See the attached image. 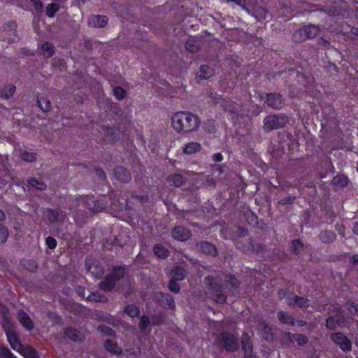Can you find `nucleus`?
<instances>
[{
    "label": "nucleus",
    "mask_w": 358,
    "mask_h": 358,
    "mask_svg": "<svg viewBox=\"0 0 358 358\" xmlns=\"http://www.w3.org/2000/svg\"><path fill=\"white\" fill-rule=\"evenodd\" d=\"M16 26V23L13 21L8 22L3 25V31L6 33L8 43L15 42L18 39Z\"/></svg>",
    "instance_id": "obj_17"
},
{
    "label": "nucleus",
    "mask_w": 358,
    "mask_h": 358,
    "mask_svg": "<svg viewBox=\"0 0 358 358\" xmlns=\"http://www.w3.org/2000/svg\"><path fill=\"white\" fill-rule=\"evenodd\" d=\"M124 312L132 318L140 315V309L134 304L127 305L124 308Z\"/></svg>",
    "instance_id": "obj_39"
},
{
    "label": "nucleus",
    "mask_w": 358,
    "mask_h": 358,
    "mask_svg": "<svg viewBox=\"0 0 358 358\" xmlns=\"http://www.w3.org/2000/svg\"><path fill=\"white\" fill-rule=\"evenodd\" d=\"M201 148L199 143L191 142L185 145L183 148V152L187 155H192L199 152Z\"/></svg>",
    "instance_id": "obj_37"
},
{
    "label": "nucleus",
    "mask_w": 358,
    "mask_h": 358,
    "mask_svg": "<svg viewBox=\"0 0 358 358\" xmlns=\"http://www.w3.org/2000/svg\"><path fill=\"white\" fill-rule=\"evenodd\" d=\"M59 10V5L57 3H50L47 6L46 14L48 17H52L55 13Z\"/></svg>",
    "instance_id": "obj_57"
},
{
    "label": "nucleus",
    "mask_w": 358,
    "mask_h": 358,
    "mask_svg": "<svg viewBox=\"0 0 358 358\" xmlns=\"http://www.w3.org/2000/svg\"><path fill=\"white\" fill-rule=\"evenodd\" d=\"M214 74V69L208 65H201L196 76V79L199 81L210 78Z\"/></svg>",
    "instance_id": "obj_25"
},
{
    "label": "nucleus",
    "mask_w": 358,
    "mask_h": 358,
    "mask_svg": "<svg viewBox=\"0 0 358 358\" xmlns=\"http://www.w3.org/2000/svg\"><path fill=\"white\" fill-rule=\"evenodd\" d=\"M295 199H296V196H287L282 199L279 201V203L282 205V206H285V205H287V204H292V203H293L294 202Z\"/></svg>",
    "instance_id": "obj_64"
},
{
    "label": "nucleus",
    "mask_w": 358,
    "mask_h": 358,
    "mask_svg": "<svg viewBox=\"0 0 358 358\" xmlns=\"http://www.w3.org/2000/svg\"><path fill=\"white\" fill-rule=\"evenodd\" d=\"M350 7L345 0H336L327 8V12L331 18H343L349 15Z\"/></svg>",
    "instance_id": "obj_5"
},
{
    "label": "nucleus",
    "mask_w": 358,
    "mask_h": 358,
    "mask_svg": "<svg viewBox=\"0 0 358 358\" xmlns=\"http://www.w3.org/2000/svg\"><path fill=\"white\" fill-rule=\"evenodd\" d=\"M47 316L49 320L57 324L61 323L62 322L60 315H59L56 312L49 311L47 314Z\"/></svg>",
    "instance_id": "obj_58"
},
{
    "label": "nucleus",
    "mask_w": 358,
    "mask_h": 358,
    "mask_svg": "<svg viewBox=\"0 0 358 358\" xmlns=\"http://www.w3.org/2000/svg\"><path fill=\"white\" fill-rule=\"evenodd\" d=\"M168 289L174 294H178L181 289L180 286L177 283L174 279H170L168 284Z\"/></svg>",
    "instance_id": "obj_56"
},
{
    "label": "nucleus",
    "mask_w": 358,
    "mask_h": 358,
    "mask_svg": "<svg viewBox=\"0 0 358 358\" xmlns=\"http://www.w3.org/2000/svg\"><path fill=\"white\" fill-rule=\"evenodd\" d=\"M37 104H38V106L43 112L50 111L52 108L50 101H49V99H48L45 97L38 98Z\"/></svg>",
    "instance_id": "obj_41"
},
{
    "label": "nucleus",
    "mask_w": 358,
    "mask_h": 358,
    "mask_svg": "<svg viewBox=\"0 0 358 358\" xmlns=\"http://www.w3.org/2000/svg\"><path fill=\"white\" fill-rule=\"evenodd\" d=\"M43 54L46 57H52L55 53V47L54 45L49 42H45L42 45L41 47Z\"/></svg>",
    "instance_id": "obj_45"
},
{
    "label": "nucleus",
    "mask_w": 358,
    "mask_h": 358,
    "mask_svg": "<svg viewBox=\"0 0 358 358\" xmlns=\"http://www.w3.org/2000/svg\"><path fill=\"white\" fill-rule=\"evenodd\" d=\"M24 358H40L38 352L32 346L27 345V347L20 353Z\"/></svg>",
    "instance_id": "obj_35"
},
{
    "label": "nucleus",
    "mask_w": 358,
    "mask_h": 358,
    "mask_svg": "<svg viewBox=\"0 0 358 358\" xmlns=\"http://www.w3.org/2000/svg\"><path fill=\"white\" fill-rule=\"evenodd\" d=\"M289 299L293 303L292 306H295L301 309H306L310 306V300L308 298L299 296L295 293L290 294Z\"/></svg>",
    "instance_id": "obj_18"
},
{
    "label": "nucleus",
    "mask_w": 358,
    "mask_h": 358,
    "mask_svg": "<svg viewBox=\"0 0 358 358\" xmlns=\"http://www.w3.org/2000/svg\"><path fill=\"white\" fill-rule=\"evenodd\" d=\"M260 334L264 340L270 342L274 340V334L273 333V330L271 327L266 324H264L260 329Z\"/></svg>",
    "instance_id": "obj_30"
},
{
    "label": "nucleus",
    "mask_w": 358,
    "mask_h": 358,
    "mask_svg": "<svg viewBox=\"0 0 358 358\" xmlns=\"http://www.w3.org/2000/svg\"><path fill=\"white\" fill-rule=\"evenodd\" d=\"M61 214L62 211L52 208H48L46 216L48 221H50L52 223H55L59 220V216L61 215Z\"/></svg>",
    "instance_id": "obj_40"
},
{
    "label": "nucleus",
    "mask_w": 358,
    "mask_h": 358,
    "mask_svg": "<svg viewBox=\"0 0 358 358\" xmlns=\"http://www.w3.org/2000/svg\"><path fill=\"white\" fill-rule=\"evenodd\" d=\"M220 341L222 347L229 352H234L239 348L238 338L227 331L221 333Z\"/></svg>",
    "instance_id": "obj_8"
},
{
    "label": "nucleus",
    "mask_w": 358,
    "mask_h": 358,
    "mask_svg": "<svg viewBox=\"0 0 358 358\" xmlns=\"http://www.w3.org/2000/svg\"><path fill=\"white\" fill-rule=\"evenodd\" d=\"M115 285L116 282L107 274L98 284V287L103 292H111Z\"/></svg>",
    "instance_id": "obj_23"
},
{
    "label": "nucleus",
    "mask_w": 358,
    "mask_h": 358,
    "mask_svg": "<svg viewBox=\"0 0 358 358\" xmlns=\"http://www.w3.org/2000/svg\"><path fill=\"white\" fill-rule=\"evenodd\" d=\"M264 104L273 110H280L285 105V99L280 93H265Z\"/></svg>",
    "instance_id": "obj_9"
},
{
    "label": "nucleus",
    "mask_w": 358,
    "mask_h": 358,
    "mask_svg": "<svg viewBox=\"0 0 358 358\" xmlns=\"http://www.w3.org/2000/svg\"><path fill=\"white\" fill-rule=\"evenodd\" d=\"M104 348L110 353L114 355H121L122 351V349L118 346L117 343L112 340L108 339L104 341Z\"/></svg>",
    "instance_id": "obj_28"
},
{
    "label": "nucleus",
    "mask_w": 358,
    "mask_h": 358,
    "mask_svg": "<svg viewBox=\"0 0 358 358\" xmlns=\"http://www.w3.org/2000/svg\"><path fill=\"white\" fill-rule=\"evenodd\" d=\"M64 334L66 337L74 342L82 341V336L80 332L73 327H66L64 329Z\"/></svg>",
    "instance_id": "obj_29"
},
{
    "label": "nucleus",
    "mask_w": 358,
    "mask_h": 358,
    "mask_svg": "<svg viewBox=\"0 0 358 358\" xmlns=\"http://www.w3.org/2000/svg\"><path fill=\"white\" fill-rule=\"evenodd\" d=\"M97 330L106 336L112 337L115 335L114 330L105 324H99L98 326Z\"/></svg>",
    "instance_id": "obj_48"
},
{
    "label": "nucleus",
    "mask_w": 358,
    "mask_h": 358,
    "mask_svg": "<svg viewBox=\"0 0 358 358\" xmlns=\"http://www.w3.org/2000/svg\"><path fill=\"white\" fill-rule=\"evenodd\" d=\"M294 292H291L288 288H281L279 289L278 291V296L280 299H282L285 298L287 299V304L289 306H293V303L290 301V299L289 297L290 296V294H294Z\"/></svg>",
    "instance_id": "obj_43"
},
{
    "label": "nucleus",
    "mask_w": 358,
    "mask_h": 358,
    "mask_svg": "<svg viewBox=\"0 0 358 358\" xmlns=\"http://www.w3.org/2000/svg\"><path fill=\"white\" fill-rule=\"evenodd\" d=\"M86 269L96 278H101L104 274V268L99 261L94 259H86L85 261Z\"/></svg>",
    "instance_id": "obj_12"
},
{
    "label": "nucleus",
    "mask_w": 358,
    "mask_h": 358,
    "mask_svg": "<svg viewBox=\"0 0 358 358\" xmlns=\"http://www.w3.org/2000/svg\"><path fill=\"white\" fill-rule=\"evenodd\" d=\"M329 336L331 341L344 352L348 353L352 350V342L343 333L334 332Z\"/></svg>",
    "instance_id": "obj_10"
},
{
    "label": "nucleus",
    "mask_w": 358,
    "mask_h": 358,
    "mask_svg": "<svg viewBox=\"0 0 358 358\" xmlns=\"http://www.w3.org/2000/svg\"><path fill=\"white\" fill-rule=\"evenodd\" d=\"M108 22V18L105 15H92L88 20L90 26L94 28L104 27Z\"/></svg>",
    "instance_id": "obj_19"
},
{
    "label": "nucleus",
    "mask_w": 358,
    "mask_h": 358,
    "mask_svg": "<svg viewBox=\"0 0 358 358\" xmlns=\"http://www.w3.org/2000/svg\"><path fill=\"white\" fill-rule=\"evenodd\" d=\"M171 275L172 277L171 279H174V280L176 281H182L185 278L186 270L180 266H177L172 268Z\"/></svg>",
    "instance_id": "obj_31"
},
{
    "label": "nucleus",
    "mask_w": 358,
    "mask_h": 358,
    "mask_svg": "<svg viewBox=\"0 0 358 358\" xmlns=\"http://www.w3.org/2000/svg\"><path fill=\"white\" fill-rule=\"evenodd\" d=\"M292 252L295 255H299L303 250V243L300 239H294L291 244Z\"/></svg>",
    "instance_id": "obj_44"
},
{
    "label": "nucleus",
    "mask_w": 358,
    "mask_h": 358,
    "mask_svg": "<svg viewBox=\"0 0 358 358\" xmlns=\"http://www.w3.org/2000/svg\"><path fill=\"white\" fill-rule=\"evenodd\" d=\"M87 300L90 301L100 302V303H106L108 301V299L104 294L99 293L98 292H91L87 297Z\"/></svg>",
    "instance_id": "obj_34"
},
{
    "label": "nucleus",
    "mask_w": 358,
    "mask_h": 358,
    "mask_svg": "<svg viewBox=\"0 0 358 358\" xmlns=\"http://www.w3.org/2000/svg\"><path fill=\"white\" fill-rule=\"evenodd\" d=\"M150 324V318L148 315H143L141 317L138 324L139 329L141 332H144Z\"/></svg>",
    "instance_id": "obj_53"
},
{
    "label": "nucleus",
    "mask_w": 358,
    "mask_h": 358,
    "mask_svg": "<svg viewBox=\"0 0 358 358\" xmlns=\"http://www.w3.org/2000/svg\"><path fill=\"white\" fill-rule=\"evenodd\" d=\"M196 248L199 252L212 257H217L219 254L217 247L208 241H201L196 242Z\"/></svg>",
    "instance_id": "obj_13"
},
{
    "label": "nucleus",
    "mask_w": 358,
    "mask_h": 358,
    "mask_svg": "<svg viewBox=\"0 0 358 358\" xmlns=\"http://www.w3.org/2000/svg\"><path fill=\"white\" fill-rule=\"evenodd\" d=\"M27 185L29 187L36 188L38 190L43 191L45 190L47 188L46 184L43 182L38 180L36 178H30L27 180Z\"/></svg>",
    "instance_id": "obj_38"
},
{
    "label": "nucleus",
    "mask_w": 358,
    "mask_h": 358,
    "mask_svg": "<svg viewBox=\"0 0 358 358\" xmlns=\"http://www.w3.org/2000/svg\"><path fill=\"white\" fill-rule=\"evenodd\" d=\"M348 177L344 174H338L334 176L331 180V185L334 189H343L348 185Z\"/></svg>",
    "instance_id": "obj_22"
},
{
    "label": "nucleus",
    "mask_w": 358,
    "mask_h": 358,
    "mask_svg": "<svg viewBox=\"0 0 358 358\" xmlns=\"http://www.w3.org/2000/svg\"><path fill=\"white\" fill-rule=\"evenodd\" d=\"M153 252L159 258L166 259L169 256V250L160 243H157L154 245Z\"/></svg>",
    "instance_id": "obj_33"
},
{
    "label": "nucleus",
    "mask_w": 358,
    "mask_h": 358,
    "mask_svg": "<svg viewBox=\"0 0 358 358\" xmlns=\"http://www.w3.org/2000/svg\"><path fill=\"white\" fill-rule=\"evenodd\" d=\"M192 233L183 226H176L171 230V237L178 241H185L190 238Z\"/></svg>",
    "instance_id": "obj_14"
},
{
    "label": "nucleus",
    "mask_w": 358,
    "mask_h": 358,
    "mask_svg": "<svg viewBox=\"0 0 358 358\" xmlns=\"http://www.w3.org/2000/svg\"><path fill=\"white\" fill-rule=\"evenodd\" d=\"M95 174L96 177L101 181H105L106 180V174L104 171L100 168H95L94 169Z\"/></svg>",
    "instance_id": "obj_63"
},
{
    "label": "nucleus",
    "mask_w": 358,
    "mask_h": 358,
    "mask_svg": "<svg viewBox=\"0 0 358 358\" xmlns=\"http://www.w3.org/2000/svg\"><path fill=\"white\" fill-rule=\"evenodd\" d=\"M285 336L290 343H293L294 340H295L299 346H303L308 342V337L302 334H292L291 332H286Z\"/></svg>",
    "instance_id": "obj_20"
},
{
    "label": "nucleus",
    "mask_w": 358,
    "mask_h": 358,
    "mask_svg": "<svg viewBox=\"0 0 358 358\" xmlns=\"http://www.w3.org/2000/svg\"><path fill=\"white\" fill-rule=\"evenodd\" d=\"M341 319L334 316H329L326 319V327L329 330H334L338 326L341 327Z\"/></svg>",
    "instance_id": "obj_36"
},
{
    "label": "nucleus",
    "mask_w": 358,
    "mask_h": 358,
    "mask_svg": "<svg viewBox=\"0 0 358 358\" xmlns=\"http://www.w3.org/2000/svg\"><path fill=\"white\" fill-rule=\"evenodd\" d=\"M166 180L170 185L175 187H181L186 182V178L179 173L170 174L168 176Z\"/></svg>",
    "instance_id": "obj_24"
},
{
    "label": "nucleus",
    "mask_w": 358,
    "mask_h": 358,
    "mask_svg": "<svg viewBox=\"0 0 358 358\" xmlns=\"http://www.w3.org/2000/svg\"><path fill=\"white\" fill-rule=\"evenodd\" d=\"M277 317L282 324L291 326L295 325L294 317L286 311L279 310L277 313Z\"/></svg>",
    "instance_id": "obj_26"
},
{
    "label": "nucleus",
    "mask_w": 358,
    "mask_h": 358,
    "mask_svg": "<svg viewBox=\"0 0 358 358\" xmlns=\"http://www.w3.org/2000/svg\"><path fill=\"white\" fill-rule=\"evenodd\" d=\"M186 49L190 52H196L199 51V45L194 39H189L186 42Z\"/></svg>",
    "instance_id": "obj_52"
},
{
    "label": "nucleus",
    "mask_w": 358,
    "mask_h": 358,
    "mask_svg": "<svg viewBox=\"0 0 358 358\" xmlns=\"http://www.w3.org/2000/svg\"><path fill=\"white\" fill-rule=\"evenodd\" d=\"M126 273V269L124 266L115 265L112 267L110 271L108 273L115 282H117L124 278Z\"/></svg>",
    "instance_id": "obj_21"
},
{
    "label": "nucleus",
    "mask_w": 358,
    "mask_h": 358,
    "mask_svg": "<svg viewBox=\"0 0 358 358\" xmlns=\"http://www.w3.org/2000/svg\"><path fill=\"white\" fill-rule=\"evenodd\" d=\"M226 285L231 289H236L240 285L239 280L231 274L227 275L226 277Z\"/></svg>",
    "instance_id": "obj_46"
},
{
    "label": "nucleus",
    "mask_w": 358,
    "mask_h": 358,
    "mask_svg": "<svg viewBox=\"0 0 358 358\" xmlns=\"http://www.w3.org/2000/svg\"><path fill=\"white\" fill-rule=\"evenodd\" d=\"M20 157L23 161L34 162L36 160V153L23 151L20 153Z\"/></svg>",
    "instance_id": "obj_50"
},
{
    "label": "nucleus",
    "mask_w": 358,
    "mask_h": 358,
    "mask_svg": "<svg viewBox=\"0 0 358 358\" xmlns=\"http://www.w3.org/2000/svg\"><path fill=\"white\" fill-rule=\"evenodd\" d=\"M15 86L10 84L4 87L1 92V97L4 99H10L15 92Z\"/></svg>",
    "instance_id": "obj_42"
},
{
    "label": "nucleus",
    "mask_w": 358,
    "mask_h": 358,
    "mask_svg": "<svg viewBox=\"0 0 358 358\" xmlns=\"http://www.w3.org/2000/svg\"><path fill=\"white\" fill-rule=\"evenodd\" d=\"M345 307L351 315L358 317V304L355 302L348 301L345 304Z\"/></svg>",
    "instance_id": "obj_49"
},
{
    "label": "nucleus",
    "mask_w": 358,
    "mask_h": 358,
    "mask_svg": "<svg viewBox=\"0 0 358 358\" xmlns=\"http://www.w3.org/2000/svg\"><path fill=\"white\" fill-rule=\"evenodd\" d=\"M171 120V127L178 133L194 132L201 124L199 116L189 111L176 112L172 115Z\"/></svg>",
    "instance_id": "obj_1"
},
{
    "label": "nucleus",
    "mask_w": 358,
    "mask_h": 358,
    "mask_svg": "<svg viewBox=\"0 0 358 358\" xmlns=\"http://www.w3.org/2000/svg\"><path fill=\"white\" fill-rule=\"evenodd\" d=\"M257 13L255 15V17L259 21L265 19L266 15L267 14V11L264 8H263L262 6H258Z\"/></svg>",
    "instance_id": "obj_61"
},
{
    "label": "nucleus",
    "mask_w": 358,
    "mask_h": 358,
    "mask_svg": "<svg viewBox=\"0 0 358 358\" xmlns=\"http://www.w3.org/2000/svg\"><path fill=\"white\" fill-rule=\"evenodd\" d=\"M113 176L116 180L128 183L131 180V175L129 171L123 166H117L113 169Z\"/></svg>",
    "instance_id": "obj_15"
},
{
    "label": "nucleus",
    "mask_w": 358,
    "mask_h": 358,
    "mask_svg": "<svg viewBox=\"0 0 358 358\" xmlns=\"http://www.w3.org/2000/svg\"><path fill=\"white\" fill-rule=\"evenodd\" d=\"M113 94L118 100H122L125 96V91L121 87H116L113 89Z\"/></svg>",
    "instance_id": "obj_59"
},
{
    "label": "nucleus",
    "mask_w": 358,
    "mask_h": 358,
    "mask_svg": "<svg viewBox=\"0 0 358 358\" xmlns=\"http://www.w3.org/2000/svg\"><path fill=\"white\" fill-rule=\"evenodd\" d=\"M0 357L17 358L7 347L4 345H0Z\"/></svg>",
    "instance_id": "obj_54"
},
{
    "label": "nucleus",
    "mask_w": 358,
    "mask_h": 358,
    "mask_svg": "<svg viewBox=\"0 0 358 358\" xmlns=\"http://www.w3.org/2000/svg\"><path fill=\"white\" fill-rule=\"evenodd\" d=\"M0 324L11 348L20 354L27 345H23L20 341L8 311L3 312L0 314Z\"/></svg>",
    "instance_id": "obj_2"
},
{
    "label": "nucleus",
    "mask_w": 358,
    "mask_h": 358,
    "mask_svg": "<svg viewBox=\"0 0 358 358\" xmlns=\"http://www.w3.org/2000/svg\"><path fill=\"white\" fill-rule=\"evenodd\" d=\"M203 282L208 288L209 294L213 301L223 303L227 300V296L223 290V285L218 277L208 275L204 278Z\"/></svg>",
    "instance_id": "obj_3"
},
{
    "label": "nucleus",
    "mask_w": 358,
    "mask_h": 358,
    "mask_svg": "<svg viewBox=\"0 0 358 358\" xmlns=\"http://www.w3.org/2000/svg\"><path fill=\"white\" fill-rule=\"evenodd\" d=\"M22 265L25 269L31 272H35L38 268V265L34 260H24Z\"/></svg>",
    "instance_id": "obj_51"
},
{
    "label": "nucleus",
    "mask_w": 358,
    "mask_h": 358,
    "mask_svg": "<svg viewBox=\"0 0 358 358\" xmlns=\"http://www.w3.org/2000/svg\"><path fill=\"white\" fill-rule=\"evenodd\" d=\"M165 317L161 315H157L154 317V320L152 322L153 326H159L164 323Z\"/></svg>",
    "instance_id": "obj_62"
},
{
    "label": "nucleus",
    "mask_w": 358,
    "mask_h": 358,
    "mask_svg": "<svg viewBox=\"0 0 358 358\" xmlns=\"http://www.w3.org/2000/svg\"><path fill=\"white\" fill-rule=\"evenodd\" d=\"M289 123V117L285 114L268 115L264 120V128L266 131L285 127Z\"/></svg>",
    "instance_id": "obj_6"
},
{
    "label": "nucleus",
    "mask_w": 358,
    "mask_h": 358,
    "mask_svg": "<svg viewBox=\"0 0 358 358\" xmlns=\"http://www.w3.org/2000/svg\"><path fill=\"white\" fill-rule=\"evenodd\" d=\"M9 236V231L7 227L0 224V243H4L6 242Z\"/></svg>",
    "instance_id": "obj_55"
},
{
    "label": "nucleus",
    "mask_w": 358,
    "mask_h": 358,
    "mask_svg": "<svg viewBox=\"0 0 358 358\" xmlns=\"http://www.w3.org/2000/svg\"><path fill=\"white\" fill-rule=\"evenodd\" d=\"M318 237L324 243H331L336 240V234L333 231L323 230L320 231Z\"/></svg>",
    "instance_id": "obj_27"
},
{
    "label": "nucleus",
    "mask_w": 358,
    "mask_h": 358,
    "mask_svg": "<svg viewBox=\"0 0 358 358\" xmlns=\"http://www.w3.org/2000/svg\"><path fill=\"white\" fill-rule=\"evenodd\" d=\"M217 125L215 120H208L203 123V128L207 133H215L217 131Z\"/></svg>",
    "instance_id": "obj_47"
},
{
    "label": "nucleus",
    "mask_w": 358,
    "mask_h": 358,
    "mask_svg": "<svg viewBox=\"0 0 358 358\" xmlns=\"http://www.w3.org/2000/svg\"><path fill=\"white\" fill-rule=\"evenodd\" d=\"M155 301L162 308L174 310L176 309V303L173 297L162 292H156L154 295Z\"/></svg>",
    "instance_id": "obj_11"
},
{
    "label": "nucleus",
    "mask_w": 358,
    "mask_h": 358,
    "mask_svg": "<svg viewBox=\"0 0 358 358\" xmlns=\"http://www.w3.org/2000/svg\"><path fill=\"white\" fill-rule=\"evenodd\" d=\"M45 245L49 249L54 250L57 245V242L52 236H48L45 238Z\"/></svg>",
    "instance_id": "obj_60"
},
{
    "label": "nucleus",
    "mask_w": 358,
    "mask_h": 358,
    "mask_svg": "<svg viewBox=\"0 0 358 358\" xmlns=\"http://www.w3.org/2000/svg\"><path fill=\"white\" fill-rule=\"evenodd\" d=\"M17 318L20 324L27 331H31L34 328V324L29 315L23 310L17 312Z\"/></svg>",
    "instance_id": "obj_16"
},
{
    "label": "nucleus",
    "mask_w": 358,
    "mask_h": 358,
    "mask_svg": "<svg viewBox=\"0 0 358 358\" xmlns=\"http://www.w3.org/2000/svg\"><path fill=\"white\" fill-rule=\"evenodd\" d=\"M320 25L309 24L296 29L292 34L293 42L299 43L311 39L317 36L320 32Z\"/></svg>",
    "instance_id": "obj_4"
},
{
    "label": "nucleus",
    "mask_w": 358,
    "mask_h": 358,
    "mask_svg": "<svg viewBox=\"0 0 358 358\" xmlns=\"http://www.w3.org/2000/svg\"><path fill=\"white\" fill-rule=\"evenodd\" d=\"M85 208L93 213H99L105 210L108 203L105 199H96L93 195H87L82 199Z\"/></svg>",
    "instance_id": "obj_7"
},
{
    "label": "nucleus",
    "mask_w": 358,
    "mask_h": 358,
    "mask_svg": "<svg viewBox=\"0 0 358 358\" xmlns=\"http://www.w3.org/2000/svg\"><path fill=\"white\" fill-rule=\"evenodd\" d=\"M315 17L320 22V24H318L320 26L327 25L329 18H331L327 14L326 6H324L323 9H320L317 13H315Z\"/></svg>",
    "instance_id": "obj_32"
}]
</instances>
